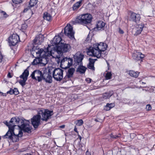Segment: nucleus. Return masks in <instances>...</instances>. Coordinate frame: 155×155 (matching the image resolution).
I'll use <instances>...</instances> for the list:
<instances>
[{"label":"nucleus","mask_w":155,"mask_h":155,"mask_svg":"<svg viewBox=\"0 0 155 155\" xmlns=\"http://www.w3.org/2000/svg\"><path fill=\"white\" fill-rule=\"evenodd\" d=\"M30 122L28 120H23L22 123H21L19 128L22 129L25 132L29 133L31 132V127L29 125Z\"/></svg>","instance_id":"4468645a"},{"label":"nucleus","mask_w":155,"mask_h":155,"mask_svg":"<svg viewBox=\"0 0 155 155\" xmlns=\"http://www.w3.org/2000/svg\"><path fill=\"white\" fill-rule=\"evenodd\" d=\"M63 41L62 40L61 38L59 36H56L54 38L53 40L52 41V44L53 45H56L57 47L61 45L62 42H63Z\"/></svg>","instance_id":"aec40b11"},{"label":"nucleus","mask_w":155,"mask_h":155,"mask_svg":"<svg viewBox=\"0 0 155 155\" xmlns=\"http://www.w3.org/2000/svg\"><path fill=\"white\" fill-rule=\"evenodd\" d=\"M114 106L115 104L114 103H107L106 105L104 106V109L106 111L109 110L111 108L114 107Z\"/></svg>","instance_id":"cd10ccee"},{"label":"nucleus","mask_w":155,"mask_h":155,"mask_svg":"<svg viewBox=\"0 0 155 155\" xmlns=\"http://www.w3.org/2000/svg\"><path fill=\"white\" fill-rule=\"evenodd\" d=\"M151 106L150 104H147L146 106V109L147 110H151Z\"/></svg>","instance_id":"a19ab883"},{"label":"nucleus","mask_w":155,"mask_h":155,"mask_svg":"<svg viewBox=\"0 0 155 155\" xmlns=\"http://www.w3.org/2000/svg\"><path fill=\"white\" fill-rule=\"evenodd\" d=\"M44 39V37L42 35L39 34L37 35L33 40L34 45L36 44H41L43 41Z\"/></svg>","instance_id":"412c9836"},{"label":"nucleus","mask_w":155,"mask_h":155,"mask_svg":"<svg viewBox=\"0 0 155 155\" xmlns=\"http://www.w3.org/2000/svg\"><path fill=\"white\" fill-rule=\"evenodd\" d=\"M78 121L77 124L79 126H81L83 123V121L81 119L78 120Z\"/></svg>","instance_id":"e433bc0d"},{"label":"nucleus","mask_w":155,"mask_h":155,"mask_svg":"<svg viewBox=\"0 0 155 155\" xmlns=\"http://www.w3.org/2000/svg\"><path fill=\"white\" fill-rule=\"evenodd\" d=\"M75 71V69L74 68H71L69 69L68 70L67 74V77L69 78L72 77Z\"/></svg>","instance_id":"a878e982"},{"label":"nucleus","mask_w":155,"mask_h":155,"mask_svg":"<svg viewBox=\"0 0 155 155\" xmlns=\"http://www.w3.org/2000/svg\"><path fill=\"white\" fill-rule=\"evenodd\" d=\"M5 125H6L8 127L9 130L8 131H10L11 130H12V128L11 127V124H10V122L9 123L7 121H5Z\"/></svg>","instance_id":"f704fd0d"},{"label":"nucleus","mask_w":155,"mask_h":155,"mask_svg":"<svg viewBox=\"0 0 155 155\" xmlns=\"http://www.w3.org/2000/svg\"><path fill=\"white\" fill-rule=\"evenodd\" d=\"M27 27V25L26 24H24L22 25L21 26V28L23 29H25Z\"/></svg>","instance_id":"79ce46f5"},{"label":"nucleus","mask_w":155,"mask_h":155,"mask_svg":"<svg viewBox=\"0 0 155 155\" xmlns=\"http://www.w3.org/2000/svg\"><path fill=\"white\" fill-rule=\"evenodd\" d=\"M63 57L60 58L61 61V67L63 69H66L70 67L73 64V59L70 58H63Z\"/></svg>","instance_id":"0eeeda50"},{"label":"nucleus","mask_w":155,"mask_h":155,"mask_svg":"<svg viewBox=\"0 0 155 155\" xmlns=\"http://www.w3.org/2000/svg\"><path fill=\"white\" fill-rule=\"evenodd\" d=\"M105 25V23L102 21H99L97 22L96 24V28L98 30H101V29H104Z\"/></svg>","instance_id":"b1692460"},{"label":"nucleus","mask_w":155,"mask_h":155,"mask_svg":"<svg viewBox=\"0 0 155 155\" xmlns=\"http://www.w3.org/2000/svg\"><path fill=\"white\" fill-rule=\"evenodd\" d=\"M23 120L20 119L17 117L12 118L10 121V124H11V127L12 130H14V127L17 125L19 128L21 123H22Z\"/></svg>","instance_id":"9b49d317"},{"label":"nucleus","mask_w":155,"mask_h":155,"mask_svg":"<svg viewBox=\"0 0 155 155\" xmlns=\"http://www.w3.org/2000/svg\"><path fill=\"white\" fill-rule=\"evenodd\" d=\"M79 137L80 140H81L82 138L79 135Z\"/></svg>","instance_id":"5fc2aeb1"},{"label":"nucleus","mask_w":155,"mask_h":155,"mask_svg":"<svg viewBox=\"0 0 155 155\" xmlns=\"http://www.w3.org/2000/svg\"><path fill=\"white\" fill-rule=\"evenodd\" d=\"M92 15L89 14H86L79 16L76 18L75 21L76 23L81 24L90 23L92 20Z\"/></svg>","instance_id":"39448f33"},{"label":"nucleus","mask_w":155,"mask_h":155,"mask_svg":"<svg viewBox=\"0 0 155 155\" xmlns=\"http://www.w3.org/2000/svg\"><path fill=\"white\" fill-rule=\"evenodd\" d=\"M88 68L94 70V64H89L88 66Z\"/></svg>","instance_id":"4c0bfd02"},{"label":"nucleus","mask_w":155,"mask_h":155,"mask_svg":"<svg viewBox=\"0 0 155 155\" xmlns=\"http://www.w3.org/2000/svg\"><path fill=\"white\" fill-rule=\"evenodd\" d=\"M64 33L70 38H74V32L73 30V28L70 24H68L64 29Z\"/></svg>","instance_id":"ddd939ff"},{"label":"nucleus","mask_w":155,"mask_h":155,"mask_svg":"<svg viewBox=\"0 0 155 155\" xmlns=\"http://www.w3.org/2000/svg\"><path fill=\"white\" fill-rule=\"evenodd\" d=\"M70 48L71 47L69 45L62 42L61 45L58 47L57 50L54 51V52L52 53L54 55L53 56V58L56 59L58 64L60 62V58L63 56V53L68 51Z\"/></svg>","instance_id":"f03ea898"},{"label":"nucleus","mask_w":155,"mask_h":155,"mask_svg":"<svg viewBox=\"0 0 155 155\" xmlns=\"http://www.w3.org/2000/svg\"><path fill=\"white\" fill-rule=\"evenodd\" d=\"M101 52L99 49L96 48L94 44L93 47H91L89 48L88 51L87 52L88 55L96 57L98 58H100L101 55Z\"/></svg>","instance_id":"6e6552de"},{"label":"nucleus","mask_w":155,"mask_h":155,"mask_svg":"<svg viewBox=\"0 0 155 155\" xmlns=\"http://www.w3.org/2000/svg\"><path fill=\"white\" fill-rule=\"evenodd\" d=\"M39 63V58H36L34 60L32 63L34 65H36Z\"/></svg>","instance_id":"473e14b6"},{"label":"nucleus","mask_w":155,"mask_h":155,"mask_svg":"<svg viewBox=\"0 0 155 155\" xmlns=\"http://www.w3.org/2000/svg\"><path fill=\"white\" fill-rule=\"evenodd\" d=\"M63 70L60 68H55L53 73V77L57 81H61L63 78Z\"/></svg>","instance_id":"1a4fd4ad"},{"label":"nucleus","mask_w":155,"mask_h":155,"mask_svg":"<svg viewBox=\"0 0 155 155\" xmlns=\"http://www.w3.org/2000/svg\"><path fill=\"white\" fill-rule=\"evenodd\" d=\"M29 71L27 69H26L24 71L22 74L20 76V78L22 79L20 80L19 82L22 87L25 85L26 81L27 79Z\"/></svg>","instance_id":"2eb2a0df"},{"label":"nucleus","mask_w":155,"mask_h":155,"mask_svg":"<svg viewBox=\"0 0 155 155\" xmlns=\"http://www.w3.org/2000/svg\"><path fill=\"white\" fill-rule=\"evenodd\" d=\"M13 3L15 4H18L22 2V0H12Z\"/></svg>","instance_id":"c9c22d12"},{"label":"nucleus","mask_w":155,"mask_h":155,"mask_svg":"<svg viewBox=\"0 0 155 155\" xmlns=\"http://www.w3.org/2000/svg\"><path fill=\"white\" fill-rule=\"evenodd\" d=\"M14 94L15 95H17L19 94V92L17 89L14 88L13 89Z\"/></svg>","instance_id":"ea45409f"},{"label":"nucleus","mask_w":155,"mask_h":155,"mask_svg":"<svg viewBox=\"0 0 155 155\" xmlns=\"http://www.w3.org/2000/svg\"><path fill=\"white\" fill-rule=\"evenodd\" d=\"M41 119V115L38 114L34 116L31 119V123L34 127L36 128L40 124V120Z\"/></svg>","instance_id":"f8f14e48"},{"label":"nucleus","mask_w":155,"mask_h":155,"mask_svg":"<svg viewBox=\"0 0 155 155\" xmlns=\"http://www.w3.org/2000/svg\"><path fill=\"white\" fill-rule=\"evenodd\" d=\"M7 94H14L13 89H11L9 91H7Z\"/></svg>","instance_id":"37998d69"},{"label":"nucleus","mask_w":155,"mask_h":155,"mask_svg":"<svg viewBox=\"0 0 155 155\" xmlns=\"http://www.w3.org/2000/svg\"><path fill=\"white\" fill-rule=\"evenodd\" d=\"M112 74L110 72H107L105 76V78L106 80H109L111 78Z\"/></svg>","instance_id":"7c9ffc66"},{"label":"nucleus","mask_w":155,"mask_h":155,"mask_svg":"<svg viewBox=\"0 0 155 155\" xmlns=\"http://www.w3.org/2000/svg\"><path fill=\"white\" fill-rule=\"evenodd\" d=\"M83 57L84 55L80 53H77L74 56V65L75 66L78 65H79L77 71L81 74L84 73L86 69L85 67L81 65L82 64V61L83 59Z\"/></svg>","instance_id":"7ed1b4c3"},{"label":"nucleus","mask_w":155,"mask_h":155,"mask_svg":"<svg viewBox=\"0 0 155 155\" xmlns=\"http://www.w3.org/2000/svg\"><path fill=\"white\" fill-rule=\"evenodd\" d=\"M19 41V37L16 34H13L9 38V42L12 45L14 46Z\"/></svg>","instance_id":"dca6fc26"},{"label":"nucleus","mask_w":155,"mask_h":155,"mask_svg":"<svg viewBox=\"0 0 155 155\" xmlns=\"http://www.w3.org/2000/svg\"><path fill=\"white\" fill-rule=\"evenodd\" d=\"M110 137L112 138H117L119 137V136H118L116 135H113L112 134H111V135H110Z\"/></svg>","instance_id":"c03bdc74"},{"label":"nucleus","mask_w":155,"mask_h":155,"mask_svg":"<svg viewBox=\"0 0 155 155\" xmlns=\"http://www.w3.org/2000/svg\"><path fill=\"white\" fill-rule=\"evenodd\" d=\"M95 120L97 122L98 121L97 120V119H95Z\"/></svg>","instance_id":"6e6d98bb"},{"label":"nucleus","mask_w":155,"mask_h":155,"mask_svg":"<svg viewBox=\"0 0 155 155\" xmlns=\"http://www.w3.org/2000/svg\"><path fill=\"white\" fill-rule=\"evenodd\" d=\"M144 25L142 24L137 25L132 31L133 34L135 36L140 34L141 32Z\"/></svg>","instance_id":"f3484780"},{"label":"nucleus","mask_w":155,"mask_h":155,"mask_svg":"<svg viewBox=\"0 0 155 155\" xmlns=\"http://www.w3.org/2000/svg\"><path fill=\"white\" fill-rule=\"evenodd\" d=\"M139 74L138 72H135L133 71H130L129 72V74L131 76L135 78L137 77Z\"/></svg>","instance_id":"c85d7f7f"},{"label":"nucleus","mask_w":155,"mask_h":155,"mask_svg":"<svg viewBox=\"0 0 155 155\" xmlns=\"http://www.w3.org/2000/svg\"><path fill=\"white\" fill-rule=\"evenodd\" d=\"M43 18L44 19L48 21L51 20L52 19V17L50 14L47 12L44 13Z\"/></svg>","instance_id":"bb28decb"},{"label":"nucleus","mask_w":155,"mask_h":155,"mask_svg":"<svg viewBox=\"0 0 155 155\" xmlns=\"http://www.w3.org/2000/svg\"><path fill=\"white\" fill-rule=\"evenodd\" d=\"M91 79L90 78H87L86 79V81L88 83H90L91 82Z\"/></svg>","instance_id":"a18cd8bd"},{"label":"nucleus","mask_w":155,"mask_h":155,"mask_svg":"<svg viewBox=\"0 0 155 155\" xmlns=\"http://www.w3.org/2000/svg\"><path fill=\"white\" fill-rule=\"evenodd\" d=\"M31 76L32 79H35L38 82L41 81L45 77L44 76V73L39 70H35L34 71Z\"/></svg>","instance_id":"9d476101"},{"label":"nucleus","mask_w":155,"mask_h":155,"mask_svg":"<svg viewBox=\"0 0 155 155\" xmlns=\"http://www.w3.org/2000/svg\"><path fill=\"white\" fill-rule=\"evenodd\" d=\"M86 154V155H91V153L88 151H87Z\"/></svg>","instance_id":"de8ad7c7"},{"label":"nucleus","mask_w":155,"mask_h":155,"mask_svg":"<svg viewBox=\"0 0 155 155\" xmlns=\"http://www.w3.org/2000/svg\"><path fill=\"white\" fill-rule=\"evenodd\" d=\"M32 56L35 58H42L40 63L41 66H45L48 61V57L51 56L53 57L54 55L51 51H49L48 47L46 49L40 48L37 46H34L31 51Z\"/></svg>","instance_id":"f257e3e1"},{"label":"nucleus","mask_w":155,"mask_h":155,"mask_svg":"<svg viewBox=\"0 0 155 155\" xmlns=\"http://www.w3.org/2000/svg\"><path fill=\"white\" fill-rule=\"evenodd\" d=\"M133 57L137 60H140L145 57V55L141 53L136 50L133 54Z\"/></svg>","instance_id":"6ab92c4d"},{"label":"nucleus","mask_w":155,"mask_h":155,"mask_svg":"<svg viewBox=\"0 0 155 155\" xmlns=\"http://www.w3.org/2000/svg\"><path fill=\"white\" fill-rule=\"evenodd\" d=\"M0 13L3 16V17L6 18L8 16V15L6 14L5 12L3 11H1Z\"/></svg>","instance_id":"72a5a7b5"},{"label":"nucleus","mask_w":155,"mask_h":155,"mask_svg":"<svg viewBox=\"0 0 155 155\" xmlns=\"http://www.w3.org/2000/svg\"><path fill=\"white\" fill-rule=\"evenodd\" d=\"M142 83L143 84H145V83H144V82H142Z\"/></svg>","instance_id":"4d7b16f0"},{"label":"nucleus","mask_w":155,"mask_h":155,"mask_svg":"<svg viewBox=\"0 0 155 155\" xmlns=\"http://www.w3.org/2000/svg\"><path fill=\"white\" fill-rule=\"evenodd\" d=\"M28 10V8H25L24 10V12H26Z\"/></svg>","instance_id":"09e8293b"},{"label":"nucleus","mask_w":155,"mask_h":155,"mask_svg":"<svg viewBox=\"0 0 155 155\" xmlns=\"http://www.w3.org/2000/svg\"><path fill=\"white\" fill-rule=\"evenodd\" d=\"M65 127V125H62L60 127V128H64Z\"/></svg>","instance_id":"8fccbe9b"},{"label":"nucleus","mask_w":155,"mask_h":155,"mask_svg":"<svg viewBox=\"0 0 155 155\" xmlns=\"http://www.w3.org/2000/svg\"><path fill=\"white\" fill-rule=\"evenodd\" d=\"M96 60H97V59H92L90 58H89V63L94 64V63L95 61Z\"/></svg>","instance_id":"58836bf2"},{"label":"nucleus","mask_w":155,"mask_h":155,"mask_svg":"<svg viewBox=\"0 0 155 155\" xmlns=\"http://www.w3.org/2000/svg\"><path fill=\"white\" fill-rule=\"evenodd\" d=\"M8 76L10 78H11L12 77V76H11L10 73H8Z\"/></svg>","instance_id":"603ef678"},{"label":"nucleus","mask_w":155,"mask_h":155,"mask_svg":"<svg viewBox=\"0 0 155 155\" xmlns=\"http://www.w3.org/2000/svg\"><path fill=\"white\" fill-rule=\"evenodd\" d=\"M74 131L75 132H76L77 133H78V132L77 130V128H76V127H75L74 129Z\"/></svg>","instance_id":"3c124183"},{"label":"nucleus","mask_w":155,"mask_h":155,"mask_svg":"<svg viewBox=\"0 0 155 155\" xmlns=\"http://www.w3.org/2000/svg\"><path fill=\"white\" fill-rule=\"evenodd\" d=\"M94 45L96 48L99 49L101 52L104 51L107 46L106 44L102 42H100L99 44H96Z\"/></svg>","instance_id":"4be33fe9"},{"label":"nucleus","mask_w":155,"mask_h":155,"mask_svg":"<svg viewBox=\"0 0 155 155\" xmlns=\"http://www.w3.org/2000/svg\"><path fill=\"white\" fill-rule=\"evenodd\" d=\"M140 19V15L139 14H136L134 12H132L130 18L131 21L136 23L138 22Z\"/></svg>","instance_id":"a211bd4d"},{"label":"nucleus","mask_w":155,"mask_h":155,"mask_svg":"<svg viewBox=\"0 0 155 155\" xmlns=\"http://www.w3.org/2000/svg\"><path fill=\"white\" fill-rule=\"evenodd\" d=\"M82 1V0H81L74 4L72 7L73 10L76 11L81 6Z\"/></svg>","instance_id":"393cba45"},{"label":"nucleus","mask_w":155,"mask_h":155,"mask_svg":"<svg viewBox=\"0 0 155 155\" xmlns=\"http://www.w3.org/2000/svg\"><path fill=\"white\" fill-rule=\"evenodd\" d=\"M38 113L41 115V120L45 121H47L53 114V111L49 110L48 109L40 110L38 111Z\"/></svg>","instance_id":"423d86ee"},{"label":"nucleus","mask_w":155,"mask_h":155,"mask_svg":"<svg viewBox=\"0 0 155 155\" xmlns=\"http://www.w3.org/2000/svg\"><path fill=\"white\" fill-rule=\"evenodd\" d=\"M16 131L18 132V134L14 132V130L8 131L5 135L3 136V138H8L12 141L13 142H16L19 140V137L22 136L23 133L20 129H17Z\"/></svg>","instance_id":"20e7f679"},{"label":"nucleus","mask_w":155,"mask_h":155,"mask_svg":"<svg viewBox=\"0 0 155 155\" xmlns=\"http://www.w3.org/2000/svg\"><path fill=\"white\" fill-rule=\"evenodd\" d=\"M112 95V94L110 95L108 93H106L104 94L103 95V98L104 99H107L109 98Z\"/></svg>","instance_id":"2f4dec72"},{"label":"nucleus","mask_w":155,"mask_h":155,"mask_svg":"<svg viewBox=\"0 0 155 155\" xmlns=\"http://www.w3.org/2000/svg\"><path fill=\"white\" fill-rule=\"evenodd\" d=\"M44 76H45V77L43 78V80H44L46 82L51 83L52 82L51 76L49 75L48 73H44Z\"/></svg>","instance_id":"5701e85b"},{"label":"nucleus","mask_w":155,"mask_h":155,"mask_svg":"<svg viewBox=\"0 0 155 155\" xmlns=\"http://www.w3.org/2000/svg\"><path fill=\"white\" fill-rule=\"evenodd\" d=\"M107 64H108V66L109 64L108 63H107Z\"/></svg>","instance_id":"13d9d810"},{"label":"nucleus","mask_w":155,"mask_h":155,"mask_svg":"<svg viewBox=\"0 0 155 155\" xmlns=\"http://www.w3.org/2000/svg\"><path fill=\"white\" fill-rule=\"evenodd\" d=\"M38 0H30L29 2V5L31 7H33L37 3Z\"/></svg>","instance_id":"c756f323"},{"label":"nucleus","mask_w":155,"mask_h":155,"mask_svg":"<svg viewBox=\"0 0 155 155\" xmlns=\"http://www.w3.org/2000/svg\"><path fill=\"white\" fill-rule=\"evenodd\" d=\"M119 32L120 33V34H123L124 33V31H123L120 29H119Z\"/></svg>","instance_id":"49530a36"},{"label":"nucleus","mask_w":155,"mask_h":155,"mask_svg":"<svg viewBox=\"0 0 155 155\" xmlns=\"http://www.w3.org/2000/svg\"><path fill=\"white\" fill-rule=\"evenodd\" d=\"M16 129H14V132H16V133H17L18 134V132H17V131H16Z\"/></svg>","instance_id":"864d4df0"}]
</instances>
